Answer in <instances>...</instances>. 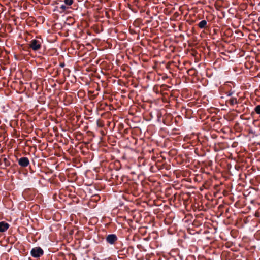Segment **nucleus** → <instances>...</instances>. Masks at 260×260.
Instances as JSON below:
<instances>
[{
	"label": "nucleus",
	"mask_w": 260,
	"mask_h": 260,
	"mask_svg": "<svg viewBox=\"0 0 260 260\" xmlns=\"http://www.w3.org/2000/svg\"><path fill=\"white\" fill-rule=\"evenodd\" d=\"M175 252V250H171V252H170V254L172 256H174V253Z\"/></svg>",
	"instance_id": "23"
},
{
	"label": "nucleus",
	"mask_w": 260,
	"mask_h": 260,
	"mask_svg": "<svg viewBox=\"0 0 260 260\" xmlns=\"http://www.w3.org/2000/svg\"><path fill=\"white\" fill-rule=\"evenodd\" d=\"M173 198H173L171 199V204H174V206H176L179 203V195L176 193L174 194Z\"/></svg>",
	"instance_id": "10"
},
{
	"label": "nucleus",
	"mask_w": 260,
	"mask_h": 260,
	"mask_svg": "<svg viewBox=\"0 0 260 260\" xmlns=\"http://www.w3.org/2000/svg\"><path fill=\"white\" fill-rule=\"evenodd\" d=\"M169 232L170 233H176L177 235L179 234V233L177 231V225H172L169 230Z\"/></svg>",
	"instance_id": "16"
},
{
	"label": "nucleus",
	"mask_w": 260,
	"mask_h": 260,
	"mask_svg": "<svg viewBox=\"0 0 260 260\" xmlns=\"http://www.w3.org/2000/svg\"><path fill=\"white\" fill-rule=\"evenodd\" d=\"M180 259H182V257L180 255L179 256Z\"/></svg>",
	"instance_id": "36"
},
{
	"label": "nucleus",
	"mask_w": 260,
	"mask_h": 260,
	"mask_svg": "<svg viewBox=\"0 0 260 260\" xmlns=\"http://www.w3.org/2000/svg\"><path fill=\"white\" fill-rule=\"evenodd\" d=\"M9 226V224L5 221L0 222V232L3 233L6 231Z\"/></svg>",
	"instance_id": "9"
},
{
	"label": "nucleus",
	"mask_w": 260,
	"mask_h": 260,
	"mask_svg": "<svg viewBox=\"0 0 260 260\" xmlns=\"http://www.w3.org/2000/svg\"><path fill=\"white\" fill-rule=\"evenodd\" d=\"M173 26H174L173 27H175V24H173Z\"/></svg>",
	"instance_id": "35"
},
{
	"label": "nucleus",
	"mask_w": 260,
	"mask_h": 260,
	"mask_svg": "<svg viewBox=\"0 0 260 260\" xmlns=\"http://www.w3.org/2000/svg\"><path fill=\"white\" fill-rule=\"evenodd\" d=\"M188 147V145H187V146H185V144H182V147H183V148H184V149H185V148H187Z\"/></svg>",
	"instance_id": "28"
},
{
	"label": "nucleus",
	"mask_w": 260,
	"mask_h": 260,
	"mask_svg": "<svg viewBox=\"0 0 260 260\" xmlns=\"http://www.w3.org/2000/svg\"><path fill=\"white\" fill-rule=\"evenodd\" d=\"M179 16V14L177 12L174 13L173 17L176 18Z\"/></svg>",
	"instance_id": "24"
},
{
	"label": "nucleus",
	"mask_w": 260,
	"mask_h": 260,
	"mask_svg": "<svg viewBox=\"0 0 260 260\" xmlns=\"http://www.w3.org/2000/svg\"><path fill=\"white\" fill-rule=\"evenodd\" d=\"M179 37H180V41L181 40H182V38L184 39V36L182 34H180Z\"/></svg>",
	"instance_id": "26"
},
{
	"label": "nucleus",
	"mask_w": 260,
	"mask_h": 260,
	"mask_svg": "<svg viewBox=\"0 0 260 260\" xmlns=\"http://www.w3.org/2000/svg\"><path fill=\"white\" fill-rule=\"evenodd\" d=\"M179 11H181V7H180V9H179Z\"/></svg>",
	"instance_id": "37"
},
{
	"label": "nucleus",
	"mask_w": 260,
	"mask_h": 260,
	"mask_svg": "<svg viewBox=\"0 0 260 260\" xmlns=\"http://www.w3.org/2000/svg\"><path fill=\"white\" fill-rule=\"evenodd\" d=\"M177 117H179V116H176V117H175V122H177V119H176V118H177Z\"/></svg>",
	"instance_id": "32"
},
{
	"label": "nucleus",
	"mask_w": 260,
	"mask_h": 260,
	"mask_svg": "<svg viewBox=\"0 0 260 260\" xmlns=\"http://www.w3.org/2000/svg\"><path fill=\"white\" fill-rule=\"evenodd\" d=\"M191 183V181L188 180V178H182L180 181V193L181 194V203L183 204V200H182V196L183 194L184 193H187V192H184L183 190H181L182 187H185L188 188L190 186V184ZM189 195V198L190 197V194L189 193H187Z\"/></svg>",
	"instance_id": "3"
},
{
	"label": "nucleus",
	"mask_w": 260,
	"mask_h": 260,
	"mask_svg": "<svg viewBox=\"0 0 260 260\" xmlns=\"http://www.w3.org/2000/svg\"><path fill=\"white\" fill-rule=\"evenodd\" d=\"M186 239V238H184L185 240L184 241L180 239V246L183 247L185 250L187 249L188 245V242L185 240Z\"/></svg>",
	"instance_id": "12"
},
{
	"label": "nucleus",
	"mask_w": 260,
	"mask_h": 260,
	"mask_svg": "<svg viewBox=\"0 0 260 260\" xmlns=\"http://www.w3.org/2000/svg\"><path fill=\"white\" fill-rule=\"evenodd\" d=\"M66 70L69 71V69H64V71H66Z\"/></svg>",
	"instance_id": "38"
},
{
	"label": "nucleus",
	"mask_w": 260,
	"mask_h": 260,
	"mask_svg": "<svg viewBox=\"0 0 260 260\" xmlns=\"http://www.w3.org/2000/svg\"><path fill=\"white\" fill-rule=\"evenodd\" d=\"M117 240L118 238L117 236L113 234L107 235L106 238V242L111 245L114 244Z\"/></svg>",
	"instance_id": "6"
},
{
	"label": "nucleus",
	"mask_w": 260,
	"mask_h": 260,
	"mask_svg": "<svg viewBox=\"0 0 260 260\" xmlns=\"http://www.w3.org/2000/svg\"><path fill=\"white\" fill-rule=\"evenodd\" d=\"M231 106H234L235 104H238V101L236 98L232 97L229 100L226 101Z\"/></svg>",
	"instance_id": "13"
},
{
	"label": "nucleus",
	"mask_w": 260,
	"mask_h": 260,
	"mask_svg": "<svg viewBox=\"0 0 260 260\" xmlns=\"http://www.w3.org/2000/svg\"><path fill=\"white\" fill-rule=\"evenodd\" d=\"M197 25L201 29L205 28L207 27V22L205 20H203L201 21L197 24Z\"/></svg>",
	"instance_id": "11"
},
{
	"label": "nucleus",
	"mask_w": 260,
	"mask_h": 260,
	"mask_svg": "<svg viewBox=\"0 0 260 260\" xmlns=\"http://www.w3.org/2000/svg\"><path fill=\"white\" fill-rule=\"evenodd\" d=\"M254 111L257 114H260V105L256 106L254 108Z\"/></svg>",
	"instance_id": "19"
},
{
	"label": "nucleus",
	"mask_w": 260,
	"mask_h": 260,
	"mask_svg": "<svg viewBox=\"0 0 260 260\" xmlns=\"http://www.w3.org/2000/svg\"><path fill=\"white\" fill-rule=\"evenodd\" d=\"M30 254L32 257L38 258L43 255L44 251L41 247H36L31 250Z\"/></svg>",
	"instance_id": "5"
},
{
	"label": "nucleus",
	"mask_w": 260,
	"mask_h": 260,
	"mask_svg": "<svg viewBox=\"0 0 260 260\" xmlns=\"http://www.w3.org/2000/svg\"><path fill=\"white\" fill-rule=\"evenodd\" d=\"M175 60H173L170 63V66L176 67L177 68H178L179 66L177 65V63L179 62V60L177 59V58H175Z\"/></svg>",
	"instance_id": "17"
},
{
	"label": "nucleus",
	"mask_w": 260,
	"mask_h": 260,
	"mask_svg": "<svg viewBox=\"0 0 260 260\" xmlns=\"http://www.w3.org/2000/svg\"><path fill=\"white\" fill-rule=\"evenodd\" d=\"M193 72L192 70H188L185 67H181V68H180V83L182 81L184 83L188 82L190 81V78L187 75H186V74L190 75L191 72Z\"/></svg>",
	"instance_id": "2"
},
{
	"label": "nucleus",
	"mask_w": 260,
	"mask_h": 260,
	"mask_svg": "<svg viewBox=\"0 0 260 260\" xmlns=\"http://www.w3.org/2000/svg\"><path fill=\"white\" fill-rule=\"evenodd\" d=\"M190 93L189 90L186 88H184L182 90L181 95L183 98H187L189 97Z\"/></svg>",
	"instance_id": "15"
},
{
	"label": "nucleus",
	"mask_w": 260,
	"mask_h": 260,
	"mask_svg": "<svg viewBox=\"0 0 260 260\" xmlns=\"http://www.w3.org/2000/svg\"><path fill=\"white\" fill-rule=\"evenodd\" d=\"M183 23L182 22H180V25H179V27H180V30H181V27H182V26L183 25Z\"/></svg>",
	"instance_id": "29"
},
{
	"label": "nucleus",
	"mask_w": 260,
	"mask_h": 260,
	"mask_svg": "<svg viewBox=\"0 0 260 260\" xmlns=\"http://www.w3.org/2000/svg\"><path fill=\"white\" fill-rule=\"evenodd\" d=\"M60 67L61 68H63L65 66V63L64 62H61L59 64Z\"/></svg>",
	"instance_id": "25"
},
{
	"label": "nucleus",
	"mask_w": 260,
	"mask_h": 260,
	"mask_svg": "<svg viewBox=\"0 0 260 260\" xmlns=\"http://www.w3.org/2000/svg\"><path fill=\"white\" fill-rule=\"evenodd\" d=\"M182 136L180 135V136H179L180 141H181V139H182Z\"/></svg>",
	"instance_id": "33"
},
{
	"label": "nucleus",
	"mask_w": 260,
	"mask_h": 260,
	"mask_svg": "<svg viewBox=\"0 0 260 260\" xmlns=\"http://www.w3.org/2000/svg\"><path fill=\"white\" fill-rule=\"evenodd\" d=\"M190 175V173L187 171L181 170L180 169V178L182 176L184 178H187V177Z\"/></svg>",
	"instance_id": "14"
},
{
	"label": "nucleus",
	"mask_w": 260,
	"mask_h": 260,
	"mask_svg": "<svg viewBox=\"0 0 260 260\" xmlns=\"http://www.w3.org/2000/svg\"><path fill=\"white\" fill-rule=\"evenodd\" d=\"M185 118H189V117H190V116H189V115H188V116H187H187H185Z\"/></svg>",
	"instance_id": "34"
},
{
	"label": "nucleus",
	"mask_w": 260,
	"mask_h": 260,
	"mask_svg": "<svg viewBox=\"0 0 260 260\" xmlns=\"http://www.w3.org/2000/svg\"><path fill=\"white\" fill-rule=\"evenodd\" d=\"M17 160L19 165L22 167H26L29 165V160L26 157H22Z\"/></svg>",
	"instance_id": "7"
},
{
	"label": "nucleus",
	"mask_w": 260,
	"mask_h": 260,
	"mask_svg": "<svg viewBox=\"0 0 260 260\" xmlns=\"http://www.w3.org/2000/svg\"><path fill=\"white\" fill-rule=\"evenodd\" d=\"M66 5L70 6L74 2V0H62Z\"/></svg>",
	"instance_id": "18"
},
{
	"label": "nucleus",
	"mask_w": 260,
	"mask_h": 260,
	"mask_svg": "<svg viewBox=\"0 0 260 260\" xmlns=\"http://www.w3.org/2000/svg\"><path fill=\"white\" fill-rule=\"evenodd\" d=\"M188 139V137H183L184 141H186L187 139Z\"/></svg>",
	"instance_id": "30"
},
{
	"label": "nucleus",
	"mask_w": 260,
	"mask_h": 260,
	"mask_svg": "<svg viewBox=\"0 0 260 260\" xmlns=\"http://www.w3.org/2000/svg\"><path fill=\"white\" fill-rule=\"evenodd\" d=\"M1 161H2L1 165H3V166L2 167V169H6V167L9 166H11V168H14L17 166V165L15 164H14L12 166H11V162L6 157H4L3 159H1Z\"/></svg>",
	"instance_id": "8"
},
{
	"label": "nucleus",
	"mask_w": 260,
	"mask_h": 260,
	"mask_svg": "<svg viewBox=\"0 0 260 260\" xmlns=\"http://www.w3.org/2000/svg\"><path fill=\"white\" fill-rule=\"evenodd\" d=\"M179 157H180V160H181V159H182L183 160H184V159L182 158L181 155L180 154Z\"/></svg>",
	"instance_id": "31"
},
{
	"label": "nucleus",
	"mask_w": 260,
	"mask_h": 260,
	"mask_svg": "<svg viewBox=\"0 0 260 260\" xmlns=\"http://www.w3.org/2000/svg\"><path fill=\"white\" fill-rule=\"evenodd\" d=\"M68 7H67L66 5H61V6L60 7V9H61L62 11H65Z\"/></svg>",
	"instance_id": "20"
},
{
	"label": "nucleus",
	"mask_w": 260,
	"mask_h": 260,
	"mask_svg": "<svg viewBox=\"0 0 260 260\" xmlns=\"http://www.w3.org/2000/svg\"><path fill=\"white\" fill-rule=\"evenodd\" d=\"M181 196L180 193V218H182L180 222V237L186 238L187 237V233L190 230V225L192 224V215L188 213H186L184 209H186L187 212L190 209L189 207V195L187 193L183 194V204L181 203Z\"/></svg>",
	"instance_id": "1"
},
{
	"label": "nucleus",
	"mask_w": 260,
	"mask_h": 260,
	"mask_svg": "<svg viewBox=\"0 0 260 260\" xmlns=\"http://www.w3.org/2000/svg\"><path fill=\"white\" fill-rule=\"evenodd\" d=\"M175 92H172V96H174V98H177V95H175Z\"/></svg>",
	"instance_id": "27"
},
{
	"label": "nucleus",
	"mask_w": 260,
	"mask_h": 260,
	"mask_svg": "<svg viewBox=\"0 0 260 260\" xmlns=\"http://www.w3.org/2000/svg\"><path fill=\"white\" fill-rule=\"evenodd\" d=\"M233 92H232V91H229V92H227V93H226V94H227V95H228V96H232V95L233 94Z\"/></svg>",
	"instance_id": "22"
},
{
	"label": "nucleus",
	"mask_w": 260,
	"mask_h": 260,
	"mask_svg": "<svg viewBox=\"0 0 260 260\" xmlns=\"http://www.w3.org/2000/svg\"><path fill=\"white\" fill-rule=\"evenodd\" d=\"M42 41H41L39 40L33 39L30 42L29 46L32 50L37 51L41 49L42 47Z\"/></svg>",
	"instance_id": "4"
},
{
	"label": "nucleus",
	"mask_w": 260,
	"mask_h": 260,
	"mask_svg": "<svg viewBox=\"0 0 260 260\" xmlns=\"http://www.w3.org/2000/svg\"><path fill=\"white\" fill-rule=\"evenodd\" d=\"M187 112V110L185 108L182 107V109L181 110V112L182 114L184 115V114L186 113Z\"/></svg>",
	"instance_id": "21"
}]
</instances>
